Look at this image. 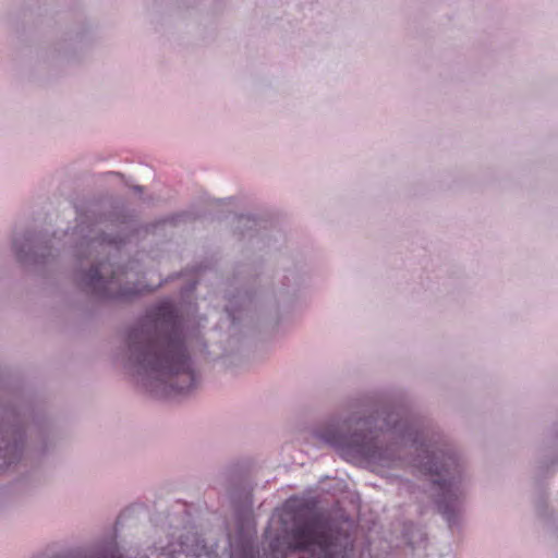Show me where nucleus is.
I'll return each mask as SVG.
<instances>
[{
	"label": "nucleus",
	"instance_id": "7ed1b4c3",
	"mask_svg": "<svg viewBox=\"0 0 558 558\" xmlns=\"http://www.w3.org/2000/svg\"><path fill=\"white\" fill-rule=\"evenodd\" d=\"M452 465H454V461L451 457H449L447 461H442L440 468L438 466V462L434 461V458L428 460L424 465L426 473L437 476V478L434 480V484L439 490L438 508L448 522L451 521L452 513L456 511L459 498L462 494L458 471L456 466L451 470Z\"/></svg>",
	"mask_w": 558,
	"mask_h": 558
},
{
	"label": "nucleus",
	"instance_id": "f257e3e1",
	"mask_svg": "<svg viewBox=\"0 0 558 558\" xmlns=\"http://www.w3.org/2000/svg\"><path fill=\"white\" fill-rule=\"evenodd\" d=\"M151 333L145 325L133 328L128 337L129 350L146 371L156 374L174 392H187L195 385L186 349L177 336L179 320L173 306L162 303L153 314Z\"/></svg>",
	"mask_w": 558,
	"mask_h": 558
},
{
	"label": "nucleus",
	"instance_id": "39448f33",
	"mask_svg": "<svg viewBox=\"0 0 558 558\" xmlns=\"http://www.w3.org/2000/svg\"><path fill=\"white\" fill-rule=\"evenodd\" d=\"M111 558H121V557L120 556L119 557L112 556Z\"/></svg>",
	"mask_w": 558,
	"mask_h": 558
},
{
	"label": "nucleus",
	"instance_id": "f03ea898",
	"mask_svg": "<svg viewBox=\"0 0 558 558\" xmlns=\"http://www.w3.org/2000/svg\"><path fill=\"white\" fill-rule=\"evenodd\" d=\"M298 549L307 550L313 558H348V548L339 543L330 524L319 514L311 512L295 523L291 531Z\"/></svg>",
	"mask_w": 558,
	"mask_h": 558
},
{
	"label": "nucleus",
	"instance_id": "20e7f679",
	"mask_svg": "<svg viewBox=\"0 0 558 558\" xmlns=\"http://www.w3.org/2000/svg\"><path fill=\"white\" fill-rule=\"evenodd\" d=\"M109 267L111 266L100 264L99 266L92 267L88 274H86V286H88L95 294L109 299H126L150 290L147 287L138 284L122 287V277H129L128 272L122 268L112 270L110 278H105L104 272L107 271Z\"/></svg>",
	"mask_w": 558,
	"mask_h": 558
}]
</instances>
